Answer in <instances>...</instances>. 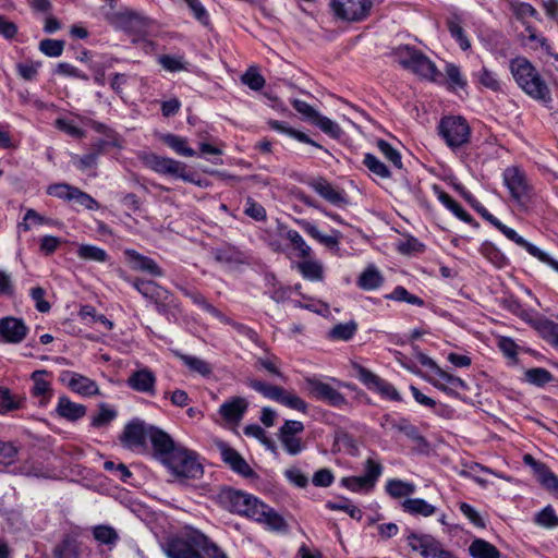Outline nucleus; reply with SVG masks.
<instances>
[{
    "label": "nucleus",
    "mask_w": 558,
    "mask_h": 558,
    "mask_svg": "<svg viewBox=\"0 0 558 558\" xmlns=\"http://www.w3.org/2000/svg\"><path fill=\"white\" fill-rule=\"evenodd\" d=\"M510 73L519 88L533 100L551 101V92L538 70L525 57H515L509 62Z\"/></svg>",
    "instance_id": "f257e3e1"
},
{
    "label": "nucleus",
    "mask_w": 558,
    "mask_h": 558,
    "mask_svg": "<svg viewBox=\"0 0 558 558\" xmlns=\"http://www.w3.org/2000/svg\"><path fill=\"white\" fill-rule=\"evenodd\" d=\"M202 533H194L189 542L175 541L167 549L169 558H228L215 544Z\"/></svg>",
    "instance_id": "f03ea898"
},
{
    "label": "nucleus",
    "mask_w": 558,
    "mask_h": 558,
    "mask_svg": "<svg viewBox=\"0 0 558 558\" xmlns=\"http://www.w3.org/2000/svg\"><path fill=\"white\" fill-rule=\"evenodd\" d=\"M392 57L404 69L424 78L436 82L440 77L434 62L414 47L399 46L393 49Z\"/></svg>",
    "instance_id": "7ed1b4c3"
},
{
    "label": "nucleus",
    "mask_w": 558,
    "mask_h": 558,
    "mask_svg": "<svg viewBox=\"0 0 558 558\" xmlns=\"http://www.w3.org/2000/svg\"><path fill=\"white\" fill-rule=\"evenodd\" d=\"M162 464L177 477L198 478L204 472L196 453L182 446L174 449Z\"/></svg>",
    "instance_id": "20e7f679"
},
{
    "label": "nucleus",
    "mask_w": 558,
    "mask_h": 558,
    "mask_svg": "<svg viewBox=\"0 0 558 558\" xmlns=\"http://www.w3.org/2000/svg\"><path fill=\"white\" fill-rule=\"evenodd\" d=\"M140 160L156 173L171 175L184 182L195 183L192 175L186 171V165L179 160L159 156L155 153H143L140 155Z\"/></svg>",
    "instance_id": "39448f33"
},
{
    "label": "nucleus",
    "mask_w": 558,
    "mask_h": 558,
    "mask_svg": "<svg viewBox=\"0 0 558 558\" xmlns=\"http://www.w3.org/2000/svg\"><path fill=\"white\" fill-rule=\"evenodd\" d=\"M438 133L450 148L456 149L469 142L471 130L464 118L448 116L440 120Z\"/></svg>",
    "instance_id": "423d86ee"
},
{
    "label": "nucleus",
    "mask_w": 558,
    "mask_h": 558,
    "mask_svg": "<svg viewBox=\"0 0 558 558\" xmlns=\"http://www.w3.org/2000/svg\"><path fill=\"white\" fill-rule=\"evenodd\" d=\"M219 499L221 505L229 511L246 515L251 519L254 517L253 512H255V509L257 510V505L262 502L253 495L232 488L223 489L219 495Z\"/></svg>",
    "instance_id": "0eeeda50"
},
{
    "label": "nucleus",
    "mask_w": 558,
    "mask_h": 558,
    "mask_svg": "<svg viewBox=\"0 0 558 558\" xmlns=\"http://www.w3.org/2000/svg\"><path fill=\"white\" fill-rule=\"evenodd\" d=\"M125 281L132 284L144 298L151 300L156 303L157 310L160 313L167 312L169 302L174 300L170 292L155 281L145 280L141 278L131 279L128 276H121Z\"/></svg>",
    "instance_id": "6e6552de"
},
{
    "label": "nucleus",
    "mask_w": 558,
    "mask_h": 558,
    "mask_svg": "<svg viewBox=\"0 0 558 558\" xmlns=\"http://www.w3.org/2000/svg\"><path fill=\"white\" fill-rule=\"evenodd\" d=\"M502 179L512 199L520 206L526 205L530 201L531 189L525 173L518 167H508L502 173Z\"/></svg>",
    "instance_id": "1a4fd4ad"
},
{
    "label": "nucleus",
    "mask_w": 558,
    "mask_h": 558,
    "mask_svg": "<svg viewBox=\"0 0 558 558\" xmlns=\"http://www.w3.org/2000/svg\"><path fill=\"white\" fill-rule=\"evenodd\" d=\"M383 466L373 459H367L364 465V474L349 476L341 480L342 486L352 492H368L374 488L378 477L381 475Z\"/></svg>",
    "instance_id": "9d476101"
},
{
    "label": "nucleus",
    "mask_w": 558,
    "mask_h": 558,
    "mask_svg": "<svg viewBox=\"0 0 558 558\" xmlns=\"http://www.w3.org/2000/svg\"><path fill=\"white\" fill-rule=\"evenodd\" d=\"M372 8L371 0H332L333 14L348 22H357L365 19Z\"/></svg>",
    "instance_id": "9b49d317"
},
{
    "label": "nucleus",
    "mask_w": 558,
    "mask_h": 558,
    "mask_svg": "<svg viewBox=\"0 0 558 558\" xmlns=\"http://www.w3.org/2000/svg\"><path fill=\"white\" fill-rule=\"evenodd\" d=\"M357 379L367 387V389L373 390L380 395L383 398L391 400V401H401V396L397 391V389L387 380L380 378L369 369L361 366H354Z\"/></svg>",
    "instance_id": "f8f14e48"
},
{
    "label": "nucleus",
    "mask_w": 558,
    "mask_h": 558,
    "mask_svg": "<svg viewBox=\"0 0 558 558\" xmlns=\"http://www.w3.org/2000/svg\"><path fill=\"white\" fill-rule=\"evenodd\" d=\"M412 550L420 551L424 558H456L453 554L446 550L441 543L430 535H418L412 533L408 537Z\"/></svg>",
    "instance_id": "ddd939ff"
},
{
    "label": "nucleus",
    "mask_w": 558,
    "mask_h": 558,
    "mask_svg": "<svg viewBox=\"0 0 558 558\" xmlns=\"http://www.w3.org/2000/svg\"><path fill=\"white\" fill-rule=\"evenodd\" d=\"M380 427L389 433L397 432L403 434L412 441L421 445L424 442V437L418 432V428L414 426L408 418L402 416H396L392 414H385L379 418Z\"/></svg>",
    "instance_id": "4468645a"
},
{
    "label": "nucleus",
    "mask_w": 558,
    "mask_h": 558,
    "mask_svg": "<svg viewBox=\"0 0 558 558\" xmlns=\"http://www.w3.org/2000/svg\"><path fill=\"white\" fill-rule=\"evenodd\" d=\"M310 395L315 399L328 403L331 407L341 408L347 404V399L331 385L317 378H306Z\"/></svg>",
    "instance_id": "2eb2a0df"
},
{
    "label": "nucleus",
    "mask_w": 558,
    "mask_h": 558,
    "mask_svg": "<svg viewBox=\"0 0 558 558\" xmlns=\"http://www.w3.org/2000/svg\"><path fill=\"white\" fill-rule=\"evenodd\" d=\"M29 328L22 318L5 316L0 318V341L10 344L23 342Z\"/></svg>",
    "instance_id": "dca6fc26"
},
{
    "label": "nucleus",
    "mask_w": 558,
    "mask_h": 558,
    "mask_svg": "<svg viewBox=\"0 0 558 558\" xmlns=\"http://www.w3.org/2000/svg\"><path fill=\"white\" fill-rule=\"evenodd\" d=\"M304 430V425L300 421H286L279 429V440L281 441L284 450L291 454L296 456L303 451L304 445L296 436Z\"/></svg>",
    "instance_id": "f3484780"
},
{
    "label": "nucleus",
    "mask_w": 558,
    "mask_h": 558,
    "mask_svg": "<svg viewBox=\"0 0 558 558\" xmlns=\"http://www.w3.org/2000/svg\"><path fill=\"white\" fill-rule=\"evenodd\" d=\"M116 24L126 33L143 37L148 32L150 21L137 12L123 10L116 15Z\"/></svg>",
    "instance_id": "a211bd4d"
},
{
    "label": "nucleus",
    "mask_w": 558,
    "mask_h": 558,
    "mask_svg": "<svg viewBox=\"0 0 558 558\" xmlns=\"http://www.w3.org/2000/svg\"><path fill=\"white\" fill-rule=\"evenodd\" d=\"M60 380L73 392L83 397H92L99 393L96 381L82 374L64 371L61 373Z\"/></svg>",
    "instance_id": "6ab92c4d"
},
{
    "label": "nucleus",
    "mask_w": 558,
    "mask_h": 558,
    "mask_svg": "<svg viewBox=\"0 0 558 558\" xmlns=\"http://www.w3.org/2000/svg\"><path fill=\"white\" fill-rule=\"evenodd\" d=\"M248 409V401L244 397H232L226 400L218 409L221 418L229 425L236 426Z\"/></svg>",
    "instance_id": "aec40b11"
},
{
    "label": "nucleus",
    "mask_w": 558,
    "mask_h": 558,
    "mask_svg": "<svg viewBox=\"0 0 558 558\" xmlns=\"http://www.w3.org/2000/svg\"><path fill=\"white\" fill-rule=\"evenodd\" d=\"M150 428L151 425L134 420L125 426L121 440L130 449L143 448L146 439H148Z\"/></svg>",
    "instance_id": "412c9836"
},
{
    "label": "nucleus",
    "mask_w": 558,
    "mask_h": 558,
    "mask_svg": "<svg viewBox=\"0 0 558 558\" xmlns=\"http://www.w3.org/2000/svg\"><path fill=\"white\" fill-rule=\"evenodd\" d=\"M148 440L154 449L155 458L161 463L179 447L169 434L155 426L150 428Z\"/></svg>",
    "instance_id": "4be33fe9"
},
{
    "label": "nucleus",
    "mask_w": 558,
    "mask_h": 558,
    "mask_svg": "<svg viewBox=\"0 0 558 558\" xmlns=\"http://www.w3.org/2000/svg\"><path fill=\"white\" fill-rule=\"evenodd\" d=\"M123 254L126 263L133 270L146 272L154 277H162L165 275V271L153 258L142 255L133 248H125Z\"/></svg>",
    "instance_id": "5701e85b"
},
{
    "label": "nucleus",
    "mask_w": 558,
    "mask_h": 558,
    "mask_svg": "<svg viewBox=\"0 0 558 558\" xmlns=\"http://www.w3.org/2000/svg\"><path fill=\"white\" fill-rule=\"evenodd\" d=\"M216 446L223 462L227 463L234 472L245 477L253 475V470L236 450L221 440L216 441Z\"/></svg>",
    "instance_id": "b1692460"
},
{
    "label": "nucleus",
    "mask_w": 558,
    "mask_h": 558,
    "mask_svg": "<svg viewBox=\"0 0 558 558\" xmlns=\"http://www.w3.org/2000/svg\"><path fill=\"white\" fill-rule=\"evenodd\" d=\"M253 520L264 524L268 530L276 532H284L288 529V524L282 515H280L275 509L260 502L257 505Z\"/></svg>",
    "instance_id": "393cba45"
},
{
    "label": "nucleus",
    "mask_w": 558,
    "mask_h": 558,
    "mask_svg": "<svg viewBox=\"0 0 558 558\" xmlns=\"http://www.w3.org/2000/svg\"><path fill=\"white\" fill-rule=\"evenodd\" d=\"M507 239L513 241L515 244L524 248L530 255L537 258L539 262L551 267V264L555 262L546 252L542 251L534 244L527 242L521 235H519L513 229L507 227L506 225H501L498 229Z\"/></svg>",
    "instance_id": "a878e982"
},
{
    "label": "nucleus",
    "mask_w": 558,
    "mask_h": 558,
    "mask_svg": "<svg viewBox=\"0 0 558 558\" xmlns=\"http://www.w3.org/2000/svg\"><path fill=\"white\" fill-rule=\"evenodd\" d=\"M128 386L133 390L147 395H155L156 376L147 367L134 371L126 380Z\"/></svg>",
    "instance_id": "bb28decb"
},
{
    "label": "nucleus",
    "mask_w": 558,
    "mask_h": 558,
    "mask_svg": "<svg viewBox=\"0 0 558 558\" xmlns=\"http://www.w3.org/2000/svg\"><path fill=\"white\" fill-rule=\"evenodd\" d=\"M310 186L324 199L336 206H345L348 204L347 195L343 190L336 189L324 179H315L310 182Z\"/></svg>",
    "instance_id": "cd10ccee"
},
{
    "label": "nucleus",
    "mask_w": 558,
    "mask_h": 558,
    "mask_svg": "<svg viewBox=\"0 0 558 558\" xmlns=\"http://www.w3.org/2000/svg\"><path fill=\"white\" fill-rule=\"evenodd\" d=\"M438 378L430 379V384L449 396H457V390H468V384L460 377H456L441 368H437Z\"/></svg>",
    "instance_id": "c85d7f7f"
},
{
    "label": "nucleus",
    "mask_w": 558,
    "mask_h": 558,
    "mask_svg": "<svg viewBox=\"0 0 558 558\" xmlns=\"http://www.w3.org/2000/svg\"><path fill=\"white\" fill-rule=\"evenodd\" d=\"M47 375L46 371H35L31 376L33 380V396L39 399L38 402L41 407L48 404L52 395L51 384L45 378Z\"/></svg>",
    "instance_id": "c756f323"
},
{
    "label": "nucleus",
    "mask_w": 558,
    "mask_h": 558,
    "mask_svg": "<svg viewBox=\"0 0 558 558\" xmlns=\"http://www.w3.org/2000/svg\"><path fill=\"white\" fill-rule=\"evenodd\" d=\"M173 354L184 364L187 369L197 374L204 378H208L213 374V365H210L207 361L190 354H184L179 351H173Z\"/></svg>",
    "instance_id": "7c9ffc66"
},
{
    "label": "nucleus",
    "mask_w": 558,
    "mask_h": 558,
    "mask_svg": "<svg viewBox=\"0 0 558 558\" xmlns=\"http://www.w3.org/2000/svg\"><path fill=\"white\" fill-rule=\"evenodd\" d=\"M56 412L60 417L74 422L86 414V408L83 404L71 401L66 396H61L58 400Z\"/></svg>",
    "instance_id": "2f4dec72"
},
{
    "label": "nucleus",
    "mask_w": 558,
    "mask_h": 558,
    "mask_svg": "<svg viewBox=\"0 0 558 558\" xmlns=\"http://www.w3.org/2000/svg\"><path fill=\"white\" fill-rule=\"evenodd\" d=\"M299 223L302 227V229L310 236H312L313 239L318 241L320 244H323L329 248L338 247L339 240L341 238V233L339 231L333 230L332 234H324L319 231V229L315 225H313L306 220H301V221H299Z\"/></svg>",
    "instance_id": "473e14b6"
},
{
    "label": "nucleus",
    "mask_w": 558,
    "mask_h": 558,
    "mask_svg": "<svg viewBox=\"0 0 558 558\" xmlns=\"http://www.w3.org/2000/svg\"><path fill=\"white\" fill-rule=\"evenodd\" d=\"M302 277L310 281H323L324 280V265L317 259L310 257L303 258L294 266Z\"/></svg>",
    "instance_id": "72a5a7b5"
},
{
    "label": "nucleus",
    "mask_w": 558,
    "mask_h": 558,
    "mask_svg": "<svg viewBox=\"0 0 558 558\" xmlns=\"http://www.w3.org/2000/svg\"><path fill=\"white\" fill-rule=\"evenodd\" d=\"M446 24L451 37L456 39L459 47L464 51L469 50L471 41L464 32L462 17L458 14H452L447 19Z\"/></svg>",
    "instance_id": "f704fd0d"
},
{
    "label": "nucleus",
    "mask_w": 558,
    "mask_h": 558,
    "mask_svg": "<svg viewBox=\"0 0 558 558\" xmlns=\"http://www.w3.org/2000/svg\"><path fill=\"white\" fill-rule=\"evenodd\" d=\"M433 191L437 196L438 201L449 209L457 218L464 222H471L472 217L468 214L459 203H457L448 193L441 190L440 186L434 185Z\"/></svg>",
    "instance_id": "c9c22d12"
},
{
    "label": "nucleus",
    "mask_w": 558,
    "mask_h": 558,
    "mask_svg": "<svg viewBox=\"0 0 558 558\" xmlns=\"http://www.w3.org/2000/svg\"><path fill=\"white\" fill-rule=\"evenodd\" d=\"M281 238L286 239L290 246L296 251L298 256L301 258L310 257L312 248L306 244L303 236L296 231L292 229H287L286 227L280 228Z\"/></svg>",
    "instance_id": "e433bc0d"
},
{
    "label": "nucleus",
    "mask_w": 558,
    "mask_h": 558,
    "mask_svg": "<svg viewBox=\"0 0 558 558\" xmlns=\"http://www.w3.org/2000/svg\"><path fill=\"white\" fill-rule=\"evenodd\" d=\"M385 489L391 498L401 499L413 495L416 492V486L410 482L392 478L387 481Z\"/></svg>",
    "instance_id": "4c0bfd02"
},
{
    "label": "nucleus",
    "mask_w": 558,
    "mask_h": 558,
    "mask_svg": "<svg viewBox=\"0 0 558 558\" xmlns=\"http://www.w3.org/2000/svg\"><path fill=\"white\" fill-rule=\"evenodd\" d=\"M401 506L404 512L412 515L430 517L436 512V507L421 498H407Z\"/></svg>",
    "instance_id": "58836bf2"
},
{
    "label": "nucleus",
    "mask_w": 558,
    "mask_h": 558,
    "mask_svg": "<svg viewBox=\"0 0 558 558\" xmlns=\"http://www.w3.org/2000/svg\"><path fill=\"white\" fill-rule=\"evenodd\" d=\"M160 141L174 150L178 155L184 157H194L195 150L187 145V140L175 134L167 133L160 135Z\"/></svg>",
    "instance_id": "ea45409f"
},
{
    "label": "nucleus",
    "mask_w": 558,
    "mask_h": 558,
    "mask_svg": "<svg viewBox=\"0 0 558 558\" xmlns=\"http://www.w3.org/2000/svg\"><path fill=\"white\" fill-rule=\"evenodd\" d=\"M535 474L544 488L558 496V476L556 474L543 463H535Z\"/></svg>",
    "instance_id": "a19ab883"
},
{
    "label": "nucleus",
    "mask_w": 558,
    "mask_h": 558,
    "mask_svg": "<svg viewBox=\"0 0 558 558\" xmlns=\"http://www.w3.org/2000/svg\"><path fill=\"white\" fill-rule=\"evenodd\" d=\"M105 142L100 141L95 145L94 151H90L84 156L72 155L71 160L73 165L81 171L95 168L97 166L98 157L102 151Z\"/></svg>",
    "instance_id": "79ce46f5"
},
{
    "label": "nucleus",
    "mask_w": 558,
    "mask_h": 558,
    "mask_svg": "<svg viewBox=\"0 0 558 558\" xmlns=\"http://www.w3.org/2000/svg\"><path fill=\"white\" fill-rule=\"evenodd\" d=\"M267 124L274 131H277L279 133H282V134H286V135H288L290 137H293V138H295L296 141H299L301 143L310 144V145H313V146H315L317 148H322V146L319 144H317L315 141L310 138L305 133H303L301 131H298V130H294V129L288 126L283 122H280V121H277V120H269L267 122Z\"/></svg>",
    "instance_id": "37998d69"
},
{
    "label": "nucleus",
    "mask_w": 558,
    "mask_h": 558,
    "mask_svg": "<svg viewBox=\"0 0 558 558\" xmlns=\"http://www.w3.org/2000/svg\"><path fill=\"white\" fill-rule=\"evenodd\" d=\"M384 282V278L379 270L374 267H367L359 277L357 286L367 291L378 289Z\"/></svg>",
    "instance_id": "c03bdc74"
},
{
    "label": "nucleus",
    "mask_w": 558,
    "mask_h": 558,
    "mask_svg": "<svg viewBox=\"0 0 558 558\" xmlns=\"http://www.w3.org/2000/svg\"><path fill=\"white\" fill-rule=\"evenodd\" d=\"M470 555L473 558H499V550L489 542L476 538L469 547Z\"/></svg>",
    "instance_id": "a18cd8bd"
},
{
    "label": "nucleus",
    "mask_w": 558,
    "mask_h": 558,
    "mask_svg": "<svg viewBox=\"0 0 558 558\" xmlns=\"http://www.w3.org/2000/svg\"><path fill=\"white\" fill-rule=\"evenodd\" d=\"M522 43L525 47L534 50L541 49L542 51L546 53H550V47L547 44L546 39L538 35L536 31L527 25L524 29V33L522 34Z\"/></svg>",
    "instance_id": "49530a36"
},
{
    "label": "nucleus",
    "mask_w": 558,
    "mask_h": 558,
    "mask_svg": "<svg viewBox=\"0 0 558 558\" xmlns=\"http://www.w3.org/2000/svg\"><path fill=\"white\" fill-rule=\"evenodd\" d=\"M357 331V324L353 320L335 325L328 331V338L333 341H349Z\"/></svg>",
    "instance_id": "de8ad7c7"
},
{
    "label": "nucleus",
    "mask_w": 558,
    "mask_h": 558,
    "mask_svg": "<svg viewBox=\"0 0 558 558\" xmlns=\"http://www.w3.org/2000/svg\"><path fill=\"white\" fill-rule=\"evenodd\" d=\"M77 256L83 260L105 263L108 260L107 252L92 244H81L76 251Z\"/></svg>",
    "instance_id": "09e8293b"
},
{
    "label": "nucleus",
    "mask_w": 558,
    "mask_h": 558,
    "mask_svg": "<svg viewBox=\"0 0 558 558\" xmlns=\"http://www.w3.org/2000/svg\"><path fill=\"white\" fill-rule=\"evenodd\" d=\"M186 296H189L196 305L202 307L204 311L209 313L210 315L217 317L220 322L229 324L230 320L228 317H226L218 308H216L214 305H211L206 298L196 291H183Z\"/></svg>",
    "instance_id": "8fccbe9b"
},
{
    "label": "nucleus",
    "mask_w": 558,
    "mask_h": 558,
    "mask_svg": "<svg viewBox=\"0 0 558 558\" xmlns=\"http://www.w3.org/2000/svg\"><path fill=\"white\" fill-rule=\"evenodd\" d=\"M246 384L250 388L259 392L265 398L274 400L276 402H277L278 397L280 396L281 389H282V387L275 386V385H271V384L258 380V379H254V378H248L246 380Z\"/></svg>",
    "instance_id": "3c124183"
},
{
    "label": "nucleus",
    "mask_w": 558,
    "mask_h": 558,
    "mask_svg": "<svg viewBox=\"0 0 558 558\" xmlns=\"http://www.w3.org/2000/svg\"><path fill=\"white\" fill-rule=\"evenodd\" d=\"M510 10L513 13V15L523 24L526 23V20L529 17H534L538 20L537 10L527 2L511 1Z\"/></svg>",
    "instance_id": "603ef678"
},
{
    "label": "nucleus",
    "mask_w": 558,
    "mask_h": 558,
    "mask_svg": "<svg viewBox=\"0 0 558 558\" xmlns=\"http://www.w3.org/2000/svg\"><path fill=\"white\" fill-rule=\"evenodd\" d=\"M480 252L487 260H489L498 268L507 265L506 256L493 243H483L481 245Z\"/></svg>",
    "instance_id": "864d4df0"
},
{
    "label": "nucleus",
    "mask_w": 558,
    "mask_h": 558,
    "mask_svg": "<svg viewBox=\"0 0 558 558\" xmlns=\"http://www.w3.org/2000/svg\"><path fill=\"white\" fill-rule=\"evenodd\" d=\"M32 225H54V221L41 216L35 209L29 208L26 210L23 221L19 223L17 228L27 232L31 230Z\"/></svg>",
    "instance_id": "5fc2aeb1"
},
{
    "label": "nucleus",
    "mask_w": 558,
    "mask_h": 558,
    "mask_svg": "<svg viewBox=\"0 0 558 558\" xmlns=\"http://www.w3.org/2000/svg\"><path fill=\"white\" fill-rule=\"evenodd\" d=\"M78 544L74 538L65 537L56 548L54 558H77Z\"/></svg>",
    "instance_id": "6e6d98bb"
},
{
    "label": "nucleus",
    "mask_w": 558,
    "mask_h": 558,
    "mask_svg": "<svg viewBox=\"0 0 558 558\" xmlns=\"http://www.w3.org/2000/svg\"><path fill=\"white\" fill-rule=\"evenodd\" d=\"M313 124L319 128L325 134L329 135L332 138H340L341 135L343 134L338 123L320 113L318 114V118L315 119Z\"/></svg>",
    "instance_id": "4d7b16f0"
},
{
    "label": "nucleus",
    "mask_w": 558,
    "mask_h": 558,
    "mask_svg": "<svg viewBox=\"0 0 558 558\" xmlns=\"http://www.w3.org/2000/svg\"><path fill=\"white\" fill-rule=\"evenodd\" d=\"M277 402L303 413L307 411V404L304 400H302L296 395L284 390L283 388L281 389V393L278 397Z\"/></svg>",
    "instance_id": "13d9d810"
},
{
    "label": "nucleus",
    "mask_w": 558,
    "mask_h": 558,
    "mask_svg": "<svg viewBox=\"0 0 558 558\" xmlns=\"http://www.w3.org/2000/svg\"><path fill=\"white\" fill-rule=\"evenodd\" d=\"M363 163L372 173L379 178L387 179L390 177L387 166L372 154H365Z\"/></svg>",
    "instance_id": "bf43d9fd"
},
{
    "label": "nucleus",
    "mask_w": 558,
    "mask_h": 558,
    "mask_svg": "<svg viewBox=\"0 0 558 558\" xmlns=\"http://www.w3.org/2000/svg\"><path fill=\"white\" fill-rule=\"evenodd\" d=\"M160 65L169 72H179L187 70V62L181 56L163 54L159 57Z\"/></svg>",
    "instance_id": "052dcab7"
},
{
    "label": "nucleus",
    "mask_w": 558,
    "mask_h": 558,
    "mask_svg": "<svg viewBox=\"0 0 558 558\" xmlns=\"http://www.w3.org/2000/svg\"><path fill=\"white\" fill-rule=\"evenodd\" d=\"M93 535L101 544L114 545L119 536L116 530L108 525H98L93 530Z\"/></svg>",
    "instance_id": "680f3d73"
},
{
    "label": "nucleus",
    "mask_w": 558,
    "mask_h": 558,
    "mask_svg": "<svg viewBox=\"0 0 558 558\" xmlns=\"http://www.w3.org/2000/svg\"><path fill=\"white\" fill-rule=\"evenodd\" d=\"M377 148L386 157V159L393 165V167H396L397 169L402 168L400 153L395 147H392L388 142L384 140H378Z\"/></svg>",
    "instance_id": "e2e57ef3"
},
{
    "label": "nucleus",
    "mask_w": 558,
    "mask_h": 558,
    "mask_svg": "<svg viewBox=\"0 0 558 558\" xmlns=\"http://www.w3.org/2000/svg\"><path fill=\"white\" fill-rule=\"evenodd\" d=\"M476 78L482 86L493 92H498L500 89V83L497 75L485 66L476 73Z\"/></svg>",
    "instance_id": "0e129e2a"
},
{
    "label": "nucleus",
    "mask_w": 558,
    "mask_h": 558,
    "mask_svg": "<svg viewBox=\"0 0 558 558\" xmlns=\"http://www.w3.org/2000/svg\"><path fill=\"white\" fill-rule=\"evenodd\" d=\"M63 49H64L63 40L47 38V39H43L39 43V50L48 57H52V58L60 57L63 52Z\"/></svg>",
    "instance_id": "69168bd1"
},
{
    "label": "nucleus",
    "mask_w": 558,
    "mask_h": 558,
    "mask_svg": "<svg viewBox=\"0 0 558 558\" xmlns=\"http://www.w3.org/2000/svg\"><path fill=\"white\" fill-rule=\"evenodd\" d=\"M525 378L530 384L536 386H544L547 383L551 381L553 376L547 369L536 367L527 369L525 372Z\"/></svg>",
    "instance_id": "338daca9"
},
{
    "label": "nucleus",
    "mask_w": 558,
    "mask_h": 558,
    "mask_svg": "<svg viewBox=\"0 0 558 558\" xmlns=\"http://www.w3.org/2000/svg\"><path fill=\"white\" fill-rule=\"evenodd\" d=\"M535 522L544 527H556L558 526V517L553 507L547 506L536 514Z\"/></svg>",
    "instance_id": "774afa93"
}]
</instances>
